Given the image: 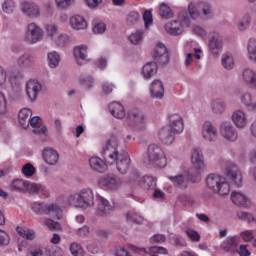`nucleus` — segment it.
Masks as SVG:
<instances>
[{"instance_id": "nucleus-7", "label": "nucleus", "mask_w": 256, "mask_h": 256, "mask_svg": "<svg viewBox=\"0 0 256 256\" xmlns=\"http://www.w3.org/2000/svg\"><path fill=\"white\" fill-rule=\"evenodd\" d=\"M24 41L28 45H35L43 41V29L37 23L31 22L27 25Z\"/></svg>"}, {"instance_id": "nucleus-26", "label": "nucleus", "mask_w": 256, "mask_h": 256, "mask_svg": "<svg viewBox=\"0 0 256 256\" xmlns=\"http://www.w3.org/2000/svg\"><path fill=\"white\" fill-rule=\"evenodd\" d=\"M150 95L152 99H163L165 95V86L161 80H154L150 86Z\"/></svg>"}, {"instance_id": "nucleus-18", "label": "nucleus", "mask_w": 256, "mask_h": 256, "mask_svg": "<svg viewBox=\"0 0 256 256\" xmlns=\"http://www.w3.org/2000/svg\"><path fill=\"white\" fill-rule=\"evenodd\" d=\"M154 59L158 65H167L169 63V54L167 47L163 43H158L154 49Z\"/></svg>"}, {"instance_id": "nucleus-36", "label": "nucleus", "mask_w": 256, "mask_h": 256, "mask_svg": "<svg viewBox=\"0 0 256 256\" xmlns=\"http://www.w3.org/2000/svg\"><path fill=\"white\" fill-rule=\"evenodd\" d=\"M240 102L249 111H256V102L253 100V96L249 92H245L240 96Z\"/></svg>"}, {"instance_id": "nucleus-33", "label": "nucleus", "mask_w": 256, "mask_h": 256, "mask_svg": "<svg viewBox=\"0 0 256 256\" xmlns=\"http://www.w3.org/2000/svg\"><path fill=\"white\" fill-rule=\"evenodd\" d=\"M108 109L115 117V119H124L125 117V108L119 102H112L108 105Z\"/></svg>"}, {"instance_id": "nucleus-14", "label": "nucleus", "mask_w": 256, "mask_h": 256, "mask_svg": "<svg viewBox=\"0 0 256 256\" xmlns=\"http://www.w3.org/2000/svg\"><path fill=\"white\" fill-rule=\"evenodd\" d=\"M41 91H43V85L39 80L30 79L26 82V93L30 101H36Z\"/></svg>"}, {"instance_id": "nucleus-30", "label": "nucleus", "mask_w": 256, "mask_h": 256, "mask_svg": "<svg viewBox=\"0 0 256 256\" xmlns=\"http://www.w3.org/2000/svg\"><path fill=\"white\" fill-rule=\"evenodd\" d=\"M69 24L74 31H82L83 29H87V21L81 15L71 16L69 19Z\"/></svg>"}, {"instance_id": "nucleus-45", "label": "nucleus", "mask_w": 256, "mask_h": 256, "mask_svg": "<svg viewBox=\"0 0 256 256\" xmlns=\"http://www.w3.org/2000/svg\"><path fill=\"white\" fill-rule=\"evenodd\" d=\"M188 13L189 15H187V13L182 12L180 13V15H185V17H188L189 22L191 23V19H199L200 17V13H199V9H197V6L194 3H190L188 5Z\"/></svg>"}, {"instance_id": "nucleus-34", "label": "nucleus", "mask_w": 256, "mask_h": 256, "mask_svg": "<svg viewBox=\"0 0 256 256\" xmlns=\"http://www.w3.org/2000/svg\"><path fill=\"white\" fill-rule=\"evenodd\" d=\"M128 119L133 122L135 127H143V123H145V114L139 110H132L128 112Z\"/></svg>"}, {"instance_id": "nucleus-58", "label": "nucleus", "mask_w": 256, "mask_h": 256, "mask_svg": "<svg viewBox=\"0 0 256 256\" xmlns=\"http://www.w3.org/2000/svg\"><path fill=\"white\" fill-rule=\"evenodd\" d=\"M31 256H51L46 248L36 247L30 251Z\"/></svg>"}, {"instance_id": "nucleus-13", "label": "nucleus", "mask_w": 256, "mask_h": 256, "mask_svg": "<svg viewBox=\"0 0 256 256\" xmlns=\"http://www.w3.org/2000/svg\"><path fill=\"white\" fill-rule=\"evenodd\" d=\"M220 135L223 139H226V141H230V143H235V141L239 139V133L231 122H222L220 124Z\"/></svg>"}, {"instance_id": "nucleus-19", "label": "nucleus", "mask_w": 256, "mask_h": 256, "mask_svg": "<svg viewBox=\"0 0 256 256\" xmlns=\"http://www.w3.org/2000/svg\"><path fill=\"white\" fill-rule=\"evenodd\" d=\"M208 47L211 53H213V55L221 53L223 49V39L221 38V35H219V33L213 32L211 34V37L209 38Z\"/></svg>"}, {"instance_id": "nucleus-15", "label": "nucleus", "mask_w": 256, "mask_h": 256, "mask_svg": "<svg viewBox=\"0 0 256 256\" xmlns=\"http://www.w3.org/2000/svg\"><path fill=\"white\" fill-rule=\"evenodd\" d=\"M231 120L237 129H246V127L249 125V118L243 109L234 110L231 115Z\"/></svg>"}, {"instance_id": "nucleus-46", "label": "nucleus", "mask_w": 256, "mask_h": 256, "mask_svg": "<svg viewBox=\"0 0 256 256\" xmlns=\"http://www.w3.org/2000/svg\"><path fill=\"white\" fill-rule=\"evenodd\" d=\"M159 15L164 19H171L173 17V10L167 5V3L160 4Z\"/></svg>"}, {"instance_id": "nucleus-32", "label": "nucleus", "mask_w": 256, "mask_h": 256, "mask_svg": "<svg viewBox=\"0 0 256 256\" xmlns=\"http://www.w3.org/2000/svg\"><path fill=\"white\" fill-rule=\"evenodd\" d=\"M33 116V111L29 108H22L18 113V121L23 129L29 128V120Z\"/></svg>"}, {"instance_id": "nucleus-3", "label": "nucleus", "mask_w": 256, "mask_h": 256, "mask_svg": "<svg viewBox=\"0 0 256 256\" xmlns=\"http://www.w3.org/2000/svg\"><path fill=\"white\" fill-rule=\"evenodd\" d=\"M206 185L217 195H229L231 191L227 179L219 174H209L206 178Z\"/></svg>"}, {"instance_id": "nucleus-47", "label": "nucleus", "mask_w": 256, "mask_h": 256, "mask_svg": "<svg viewBox=\"0 0 256 256\" xmlns=\"http://www.w3.org/2000/svg\"><path fill=\"white\" fill-rule=\"evenodd\" d=\"M45 31L47 36L50 39H55V37H57V35H59V26H57V24H46L45 25Z\"/></svg>"}, {"instance_id": "nucleus-24", "label": "nucleus", "mask_w": 256, "mask_h": 256, "mask_svg": "<svg viewBox=\"0 0 256 256\" xmlns=\"http://www.w3.org/2000/svg\"><path fill=\"white\" fill-rule=\"evenodd\" d=\"M158 137L163 145H172L175 141V132L169 126H164L160 129Z\"/></svg>"}, {"instance_id": "nucleus-61", "label": "nucleus", "mask_w": 256, "mask_h": 256, "mask_svg": "<svg viewBox=\"0 0 256 256\" xmlns=\"http://www.w3.org/2000/svg\"><path fill=\"white\" fill-rule=\"evenodd\" d=\"M58 9H67L75 3V0H55Z\"/></svg>"}, {"instance_id": "nucleus-63", "label": "nucleus", "mask_w": 256, "mask_h": 256, "mask_svg": "<svg viewBox=\"0 0 256 256\" xmlns=\"http://www.w3.org/2000/svg\"><path fill=\"white\" fill-rule=\"evenodd\" d=\"M186 233L189 239H191V241H193L194 243H199V241H201V235L199 234V232L193 229H188Z\"/></svg>"}, {"instance_id": "nucleus-9", "label": "nucleus", "mask_w": 256, "mask_h": 256, "mask_svg": "<svg viewBox=\"0 0 256 256\" xmlns=\"http://www.w3.org/2000/svg\"><path fill=\"white\" fill-rule=\"evenodd\" d=\"M99 185L106 191H119L123 187V180L115 174H107L101 178Z\"/></svg>"}, {"instance_id": "nucleus-4", "label": "nucleus", "mask_w": 256, "mask_h": 256, "mask_svg": "<svg viewBox=\"0 0 256 256\" xmlns=\"http://www.w3.org/2000/svg\"><path fill=\"white\" fill-rule=\"evenodd\" d=\"M148 163L159 167L160 169L167 165V157L162 148L157 144L148 145L147 149Z\"/></svg>"}, {"instance_id": "nucleus-20", "label": "nucleus", "mask_w": 256, "mask_h": 256, "mask_svg": "<svg viewBox=\"0 0 256 256\" xmlns=\"http://www.w3.org/2000/svg\"><path fill=\"white\" fill-rule=\"evenodd\" d=\"M42 159L46 165L55 166L59 163V152L53 148H44Z\"/></svg>"}, {"instance_id": "nucleus-51", "label": "nucleus", "mask_w": 256, "mask_h": 256, "mask_svg": "<svg viewBox=\"0 0 256 256\" xmlns=\"http://www.w3.org/2000/svg\"><path fill=\"white\" fill-rule=\"evenodd\" d=\"M54 42L58 47H67L69 45V36L67 34H60L54 38Z\"/></svg>"}, {"instance_id": "nucleus-27", "label": "nucleus", "mask_w": 256, "mask_h": 256, "mask_svg": "<svg viewBox=\"0 0 256 256\" xmlns=\"http://www.w3.org/2000/svg\"><path fill=\"white\" fill-rule=\"evenodd\" d=\"M168 179L175 187H178V189H187V187H189V177L187 173L168 176Z\"/></svg>"}, {"instance_id": "nucleus-50", "label": "nucleus", "mask_w": 256, "mask_h": 256, "mask_svg": "<svg viewBox=\"0 0 256 256\" xmlns=\"http://www.w3.org/2000/svg\"><path fill=\"white\" fill-rule=\"evenodd\" d=\"M202 7V19H212L213 17V10H211V5L208 3L199 4Z\"/></svg>"}, {"instance_id": "nucleus-59", "label": "nucleus", "mask_w": 256, "mask_h": 256, "mask_svg": "<svg viewBox=\"0 0 256 256\" xmlns=\"http://www.w3.org/2000/svg\"><path fill=\"white\" fill-rule=\"evenodd\" d=\"M141 39H143V31H137L129 36V41L132 45H139V43H141Z\"/></svg>"}, {"instance_id": "nucleus-29", "label": "nucleus", "mask_w": 256, "mask_h": 256, "mask_svg": "<svg viewBox=\"0 0 256 256\" xmlns=\"http://www.w3.org/2000/svg\"><path fill=\"white\" fill-rule=\"evenodd\" d=\"M223 249L226 253H237L239 249V238L237 236H229L223 243Z\"/></svg>"}, {"instance_id": "nucleus-6", "label": "nucleus", "mask_w": 256, "mask_h": 256, "mask_svg": "<svg viewBox=\"0 0 256 256\" xmlns=\"http://www.w3.org/2000/svg\"><path fill=\"white\" fill-rule=\"evenodd\" d=\"M191 22L189 21V17L185 16V14H180V20H174L172 22H168L165 24L164 29L168 35H173V37H177V35H181L183 33L184 27H189Z\"/></svg>"}, {"instance_id": "nucleus-11", "label": "nucleus", "mask_w": 256, "mask_h": 256, "mask_svg": "<svg viewBox=\"0 0 256 256\" xmlns=\"http://www.w3.org/2000/svg\"><path fill=\"white\" fill-rule=\"evenodd\" d=\"M201 137L206 143H215L219 139V130L211 121H205L201 127Z\"/></svg>"}, {"instance_id": "nucleus-60", "label": "nucleus", "mask_w": 256, "mask_h": 256, "mask_svg": "<svg viewBox=\"0 0 256 256\" xmlns=\"http://www.w3.org/2000/svg\"><path fill=\"white\" fill-rule=\"evenodd\" d=\"M143 21L146 29L151 27V25H153V14L151 13V11L149 10L144 11Z\"/></svg>"}, {"instance_id": "nucleus-5", "label": "nucleus", "mask_w": 256, "mask_h": 256, "mask_svg": "<svg viewBox=\"0 0 256 256\" xmlns=\"http://www.w3.org/2000/svg\"><path fill=\"white\" fill-rule=\"evenodd\" d=\"M223 171L224 175L235 187H243V174L235 163L226 162L223 166Z\"/></svg>"}, {"instance_id": "nucleus-40", "label": "nucleus", "mask_w": 256, "mask_h": 256, "mask_svg": "<svg viewBox=\"0 0 256 256\" xmlns=\"http://www.w3.org/2000/svg\"><path fill=\"white\" fill-rule=\"evenodd\" d=\"M16 231L18 235L22 237V239H26L27 241H33L37 237V234H35V231L27 227H17Z\"/></svg>"}, {"instance_id": "nucleus-21", "label": "nucleus", "mask_w": 256, "mask_h": 256, "mask_svg": "<svg viewBox=\"0 0 256 256\" xmlns=\"http://www.w3.org/2000/svg\"><path fill=\"white\" fill-rule=\"evenodd\" d=\"M230 199L236 207H244V209L251 207V200L241 192L233 191L230 195Z\"/></svg>"}, {"instance_id": "nucleus-42", "label": "nucleus", "mask_w": 256, "mask_h": 256, "mask_svg": "<svg viewBox=\"0 0 256 256\" xmlns=\"http://www.w3.org/2000/svg\"><path fill=\"white\" fill-rule=\"evenodd\" d=\"M47 61L50 69H57L61 61V56L57 53V51H52L47 54Z\"/></svg>"}, {"instance_id": "nucleus-44", "label": "nucleus", "mask_w": 256, "mask_h": 256, "mask_svg": "<svg viewBox=\"0 0 256 256\" xmlns=\"http://www.w3.org/2000/svg\"><path fill=\"white\" fill-rule=\"evenodd\" d=\"M27 185V180L15 179L10 184V191H19L20 193H24L25 187Z\"/></svg>"}, {"instance_id": "nucleus-43", "label": "nucleus", "mask_w": 256, "mask_h": 256, "mask_svg": "<svg viewBox=\"0 0 256 256\" xmlns=\"http://www.w3.org/2000/svg\"><path fill=\"white\" fill-rule=\"evenodd\" d=\"M194 52L196 53L195 55L193 53H186V57L184 60L185 67H191V65H193L195 59H197V61H199V59H201V55L198 54V53H201V49L194 48Z\"/></svg>"}, {"instance_id": "nucleus-1", "label": "nucleus", "mask_w": 256, "mask_h": 256, "mask_svg": "<svg viewBox=\"0 0 256 256\" xmlns=\"http://www.w3.org/2000/svg\"><path fill=\"white\" fill-rule=\"evenodd\" d=\"M118 145L117 138L111 137L103 147L102 155L108 163H116L118 173L127 175V172L131 170V158L127 152H118Z\"/></svg>"}, {"instance_id": "nucleus-8", "label": "nucleus", "mask_w": 256, "mask_h": 256, "mask_svg": "<svg viewBox=\"0 0 256 256\" xmlns=\"http://www.w3.org/2000/svg\"><path fill=\"white\" fill-rule=\"evenodd\" d=\"M30 209L35 213V215H51V213H60L61 211V207L57 204H47L40 201L31 203Z\"/></svg>"}, {"instance_id": "nucleus-37", "label": "nucleus", "mask_w": 256, "mask_h": 256, "mask_svg": "<svg viewBox=\"0 0 256 256\" xmlns=\"http://www.w3.org/2000/svg\"><path fill=\"white\" fill-rule=\"evenodd\" d=\"M157 63L148 62L142 68V74L144 79H151V77H155L157 75Z\"/></svg>"}, {"instance_id": "nucleus-17", "label": "nucleus", "mask_w": 256, "mask_h": 256, "mask_svg": "<svg viewBox=\"0 0 256 256\" xmlns=\"http://www.w3.org/2000/svg\"><path fill=\"white\" fill-rule=\"evenodd\" d=\"M168 127L173 132L177 133V135H181V133L185 131V122L183 121V117L177 113L170 114Z\"/></svg>"}, {"instance_id": "nucleus-38", "label": "nucleus", "mask_w": 256, "mask_h": 256, "mask_svg": "<svg viewBox=\"0 0 256 256\" xmlns=\"http://www.w3.org/2000/svg\"><path fill=\"white\" fill-rule=\"evenodd\" d=\"M250 26H251V14L249 13L244 14L242 18L238 20V22L236 23V29L241 33H244V31H247Z\"/></svg>"}, {"instance_id": "nucleus-48", "label": "nucleus", "mask_w": 256, "mask_h": 256, "mask_svg": "<svg viewBox=\"0 0 256 256\" xmlns=\"http://www.w3.org/2000/svg\"><path fill=\"white\" fill-rule=\"evenodd\" d=\"M213 113L219 115L225 111V102L221 99H216L211 104Z\"/></svg>"}, {"instance_id": "nucleus-39", "label": "nucleus", "mask_w": 256, "mask_h": 256, "mask_svg": "<svg viewBox=\"0 0 256 256\" xmlns=\"http://www.w3.org/2000/svg\"><path fill=\"white\" fill-rule=\"evenodd\" d=\"M247 57L250 63L256 65V39L250 38L247 44Z\"/></svg>"}, {"instance_id": "nucleus-49", "label": "nucleus", "mask_w": 256, "mask_h": 256, "mask_svg": "<svg viewBox=\"0 0 256 256\" xmlns=\"http://www.w3.org/2000/svg\"><path fill=\"white\" fill-rule=\"evenodd\" d=\"M22 174L24 175V177H33V175H35L37 169H35V166H33V164L31 163H26L25 165L22 166Z\"/></svg>"}, {"instance_id": "nucleus-22", "label": "nucleus", "mask_w": 256, "mask_h": 256, "mask_svg": "<svg viewBox=\"0 0 256 256\" xmlns=\"http://www.w3.org/2000/svg\"><path fill=\"white\" fill-rule=\"evenodd\" d=\"M191 161L197 171L205 169V158L203 157V150L200 148L192 149Z\"/></svg>"}, {"instance_id": "nucleus-53", "label": "nucleus", "mask_w": 256, "mask_h": 256, "mask_svg": "<svg viewBox=\"0 0 256 256\" xmlns=\"http://www.w3.org/2000/svg\"><path fill=\"white\" fill-rule=\"evenodd\" d=\"M2 11L4 13L11 14L15 11V1L14 0H5L2 4Z\"/></svg>"}, {"instance_id": "nucleus-23", "label": "nucleus", "mask_w": 256, "mask_h": 256, "mask_svg": "<svg viewBox=\"0 0 256 256\" xmlns=\"http://www.w3.org/2000/svg\"><path fill=\"white\" fill-rule=\"evenodd\" d=\"M112 211H115V204L109 203V200L102 197L96 209L97 215L107 217V215H111Z\"/></svg>"}, {"instance_id": "nucleus-52", "label": "nucleus", "mask_w": 256, "mask_h": 256, "mask_svg": "<svg viewBox=\"0 0 256 256\" xmlns=\"http://www.w3.org/2000/svg\"><path fill=\"white\" fill-rule=\"evenodd\" d=\"M139 12L137 11H131L127 16H126V23L127 25H136V23L139 22Z\"/></svg>"}, {"instance_id": "nucleus-54", "label": "nucleus", "mask_w": 256, "mask_h": 256, "mask_svg": "<svg viewBox=\"0 0 256 256\" xmlns=\"http://www.w3.org/2000/svg\"><path fill=\"white\" fill-rule=\"evenodd\" d=\"M237 217L238 219H240V221H246L247 223H253V221H255L256 223V220L253 214L248 212L240 211L237 213Z\"/></svg>"}, {"instance_id": "nucleus-62", "label": "nucleus", "mask_w": 256, "mask_h": 256, "mask_svg": "<svg viewBox=\"0 0 256 256\" xmlns=\"http://www.w3.org/2000/svg\"><path fill=\"white\" fill-rule=\"evenodd\" d=\"M89 233H91V228H89L87 225H84L76 230V235L78 237H82L83 239H85V237H89Z\"/></svg>"}, {"instance_id": "nucleus-16", "label": "nucleus", "mask_w": 256, "mask_h": 256, "mask_svg": "<svg viewBox=\"0 0 256 256\" xmlns=\"http://www.w3.org/2000/svg\"><path fill=\"white\" fill-rule=\"evenodd\" d=\"M16 63L18 67H20V69H26L27 71H31V69H35L37 58L31 53H24L18 57Z\"/></svg>"}, {"instance_id": "nucleus-57", "label": "nucleus", "mask_w": 256, "mask_h": 256, "mask_svg": "<svg viewBox=\"0 0 256 256\" xmlns=\"http://www.w3.org/2000/svg\"><path fill=\"white\" fill-rule=\"evenodd\" d=\"M70 253L73 256H83V247L77 242H74L70 245Z\"/></svg>"}, {"instance_id": "nucleus-2", "label": "nucleus", "mask_w": 256, "mask_h": 256, "mask_svg": "<svg viewBox=\"0 0 256 256\" xmlns=\"http://www.w3.org/2000/svg\"><path fill=\"white\" fill-rule=\"evenodd\" d=\"M95 201V195L91 188H83L75 193L70 194L66 198L67 205H72L77 209H87L92 207Z\"/></svg>"}, {"instance_id": "nucleus-28", "label": "nucleus", "mask_w": 256, "mask_h": 256, "mask_svg": "<svg viewBox=\"0 0 256 256\" xmlns=\"http://www.w3.org/2000/svg\"><path fill=\"white\" fill-rule=\"evenodd\" d=\"M87 45H79L74 47L73 55L77 65H83V62L88 61Z\"/></svg>"}, {"instance_id": "nucleus-10", "label": "nucleus", "mask_w": 256, "mask_h": 256, "mask_svg": "<svg viewBox=\"0 0 256 256\" xmlns=\"http://www.w3.org/2000/svg\"><path fill=\"white\" fill-rule=\"evenodd\" d=\"M20 11L28 19H39L41 17V8L35 2L22 1L20 3Z\"/></svg>"}, {"instance_id": "nucleus-12", "label": "nucleus", "mask_w": 256, "mask_h": 256, "mask_svg": "<svg viewBox=\"0 0 256 256\" xmlns=\"http://www.w3.org/2000/svg\"><path fill=\"white\" fill-rule=\"evenodd\" d=\"M130 181L138 183L142 189L149 191V189H155L157 187V179L153 176L139 177V172L133 171L130 176Z\"/></svg>"}, {"instance_id": "nucleus-25", "label": "nucleus", "mask_w": 256, "mask_h": 256, "mask_svg": "<svg viewBox=\"0 0 256 256\" xmlns=\"http://www.w3.org/2000/svg\"><path fill=\"white\" fill-rule=\"evenodd\" d=\"M241 80L245 85L251 87V89H256V71L251 68H246L241 74Z\"/></svg>"}, {"instance_id": "nucleus-35", "label": "nucleus", "mask_w": 256, "mask_h": 256, "mask_svg": "<svg viewBox=\"0 0 256 256\" xmlns=\"http://www.w3.org/2000/svg\"><path fill=\"white\" fill-rule=\"evenodd\" d=\"M25 191H28V193H37V195H46L47 187L42 184L26 181Z\"/></svg>"}, {"instance_id": "nucleus-55", "label": "nucleus", "mask_w": 256, "mask_h": 256, "mask_svg": "<svg viewBox=\"0 0 256 256\" xmlns=\"http://www.w3.org/2000/svg\"><path fill=\"white\" fill-rule=\"evenodd\" d=\"M126 219L130 223H137V224L143 223V217H141L139 214L135 212H128L126 214Z\"/></svg>"}, {"instance_id": "nucleus-56", "label": "nucleus", "mask_w": 256, "mask_h": 256, "mask_svg": "<svg viewBox=\"0 0 256 256\" xmlns=\"http://www.w3.org/2000/svg\"><path fill=\"white\" fill-rule=\"evenodd\" d=\"M80 85H82L84 89H91V87H93V77L89 75L82 76L80 78Z\"/></svg>"}, {"instance_id": "nucleus-64", "label": "nucleus", "mask_w": 256, "mask_h": 256, "mask_svg": "<svg viewBox=\"0 0 256 256\" xmlns=\"http://www.w3.org/2000/svg\"><path fill=\"white\" fill-rule=\"evenodd\" d=\"M105 31H107V26L103 22H98L93 27V33L95 35H102Z\"/></svg>"}, {"instance_id": "nucleus-41", "label": "nucleus", "mask_w": 256, "mask_h": 256, "mask_svg": "<svg viewBox=\"0 0 256 256\" xmlns=\"http://www.w3.org/2000/svg\"><path fill=\"white\" fill-rule=\"evenodd\" d=\"M221 63L224 69L227 71H231L235 67V58H233V55L229 52H226L221 57Z\"/></svg>"}, {"instance_id": "nucleus-31", "label": "nucleus", "mask_w": 256, "mask_h": 256, "mask_svg": "<svg viewBox=\"0 0 256 256\" xmlns=\"http://www.w3.org/2000/svg\"><path fill=\"white\" fill-rule=\"evenodd\" d=\"M89 166L96 173H105L107 171V163L99 157H91L89 159Z\"/></svg>"}]
</instances>
